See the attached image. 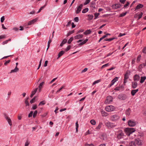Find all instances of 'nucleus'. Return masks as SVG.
<instances>
[{"mask_svg": "<svg viewBox=\"0 0 146 146\" xmlns=\"http://www.w3.org/2000/svg\"><path fill=\"white\" fill-rule=\"evenodd\" d=\"M126 135L129 136L130 135L135 131V129L133 128H127L125 129L124 130Z\"/></svg>", "mask_w": 146, "mask_h": 146, "instance_id": "nucleus-1", "label": "nucleus"}, {"mask_svg": "<svg viewBox=\"0 0 146 146\" xmlns=\"http://www.w3.org/2000/svg\"><path fill=\"white\" fill-rule=\"evenodd\" d=\"M115 109L114 106H106L105 108V110L108 112H110L113 111Z\"/></svg>", "mask_w": 146, "mask_h": 146, "instance_id": "nucleus-2", "label": "nucleus"}, {"mask_svg": "<svg viewBox=\"0 0 146 146\" xmlns=\"http://www.w3.org/2000/svg\"><path fill=\"white\" fill-rule=\"evenodd\" d=\"M105 125L106 127L109 128H113L115 126V125L110 122H106Z\"/></svg>", "mask_w": 146, "mask_h": 146, "instance_id": "nucleus-3", "label": "nucleus"}, {"mask_svg": "<svg viewBox=\"0 0 146 146\" xmlns=\"http://www.w3.org/2000/svg\"><path fill=\"white\" fill-rule=\"evenodd\" d=\"M134 81L132 82V86L133 88H135L137 86V82H136L137 80V74H136L134 76Z\"/></svg>", "mask_w": 146, "mask_h": 146, "instance_id": "nucleus-4", "label": "nucleus"}, {"mask_svg": "<svg viewBox=\"0 0 146 146\" xmlns=\"http://www.w3.org/2000/svg\"><path fill=\"white\" fill-rule=\"evenodd\" d=\"M136 124L135 122L133 120H129L128 122V125L130 127H133L135 126Z\"/></svg>", "mask_w": 146, "mask_h": 146, "instance_id": "nucleus-5", "label": "nucleus"}, {"mask_svg": "<svg viewBox=\"0 0 146 146\" xmlns=\"http://www.w3.org/2000/svg\"><path fill=\"white\" fill-rule=\"evenodd\" d=\"M112 98L111 96H108L105 101V103L106 104H108L111 102L112 101Z\"/></svg>", "mask_w": 146, "mask_h": 146, "instance_id": "nucleus-6", "label": "nucleus"}, {"mask_svg": "<svg viewBox=\"0 0 146 146\" xmlns=\"http://www.w3.org/2000/svg\"><path fill=\"white\" fill-rule=\"evenodd\" d=\"M111 119L112 121H115L117 120L119 118V116L116 115H114L111 116Z\"/></svg>", "mask_w": 146, "mask_h": 146, "instance_id": "nucleus-7", "label": "nucleus"}, {"mask_svg": "<svg viewBox=\"0 0 146 146\" xmlns=\"http://www.w3.org/2000/svg\"><path fill=\"white\" fill-rule=\"evenodd\" d=\"M4 117H5V118L6 120L8 122V123H9V125H12L11 121V119H10V118L9 117L7 116V115L5 114H4Z\"/></svg>", "mask_w": 146, "mask_h": 146, "instance_id": "nucleus-8", "label": "nucleus"}, {"mask_svg": "<svg viewBox=\"0 0 146 146\" xmlns=\"http://www.w3.org/2000/svg\"><path fill=\"white\" fill-rule=\"evenodd\" d=\"M129 72H127L125 74L124 81L123 82L124 84L125 83L127 82V80L129 78Z\"/></svg>", "mask_w": 146, "mask_h": 146, "instance_id": "nucleus-9", "label": "nucleus"}, {"mask_svg": "<svg viewBox=\"0 0 146 146\" xmlns=\"http://www.w3.org/2000/svg\"><path fill=\"white\" fill-rule=\"evenodd\" d=\"M83 6V5L82 4H81L77 7V10L76 11V14H78L80 12Z\"/></svg>", "mask_w": 146, "mask_h": 146, "instance_id": "nucleus-10", "label": "nucleus"}, {"mask_svg": "<svg viewBox=\"0 0 146 146\" xmlns=\"http://www.w3.org/2000/svg\"><path fill=\"white\" fill-rule=\"evenodd\" d=\"M123 135L124 133H123L121 131H120L117 135V138L118 139H120L122 138Z\"/></svg>", "mask_w": 146, "mask_h": 146, "instance_id": "nucleus-11", "label": "nucleus"}, {"mask_svg": "<svg viewBox=\"0 0 146 146\" xmlns=\"http://www.w3.org/2000/svg\"><path fill=\"white\" fill-rule=\"evenodd\" d=\"M121 5L119 4H115L113 5L112 7L113 9H116L120 7Z\"/></svg>", "mask_w": 146, "mask_h": 146, "instance_id": "nucleus-12", "label": "nucleus"}, {"mask_svg": "<svg viewBox=\"0 0 146 146\" xmlns=\"http://www.w3.org/2000/svg\"><path fill=\"white\" fill-rule=\"evenodd\" d=\"M83 36L82 35H78L74 36V38L75 39H78L82 38Z\"/></svg>", "mask_w": 146, "mask_h": 146, "instance_id": "nucleus-13", "label": "nucleus"}, {"mask_svg": "<svg viewBox=\"0 0 146 146\" xmlns=\"http://www.w3.org/2000/svg\"><path fill=\"white\" fill-rule=\"evenodd\" d=\"M137 144V142L136 141H132L129 143L130 146H136Z\"/></svg>", "mask_w": 146, "mask_h": 146, "instance_id": "nucleus-14", "label": "nucleus"}, {"mask_svg": "<svg viewBox=\"0 0 146 146\" xmlns=\"http://www.w3.org/2000/svg\"><path fill=\"white\" fill-rule=\"evenodd\" d=\"M36 20L37 19H35L29 21L28 23V25H30L33 24L36 21Z\"/></svg>", "mask_w": 146, "mask_h": 146, "instance_id": "nucleus-15", "label": "nucleus"}, {"mask_svg": "<svg viewBox=\"0 0 146 146\" xmlns=\"http://www.w3.org/2000/svg\"><path fill=\"white\" fill-rule=\"evenodd\" d=\"M19 70V69L17 67V66H16L15 68L11 70L10 72V73H13V72H18Z\"/></svg>", "mask_w": 146, "mask_h": 146, "instance_id": "nucleus-16", "label": "nucleus"}, {"mask_svg": "<svg viewBox=\"0 0 146 146\" xmlns=\"http://www.w3.org/2000/svg\"><path fill=\"white\" fill-rule=\"evenodd\" d=\"M118 98L121 100H125V98L122 94H120L118 96Z\"/></svg>", "mask_w": 146, "mask_h": 146, "instance_id": "nucleus-17", "label": "nucleus"}, {"mask_svg": "<svg viewBox=\"0 0 146 146\" xmlns=\"http://www.w3.org/2000/svg\"><path fill=\"white\" fill-rule=\"evenodd\" d=\"M65 51L62 50L59 52L58 54V57L57 59H58L64 53Z\"/></svg>", "mask_w": 146, "mask_h": 146, "instance_id": "nucleus-18", "label": "nucleus"}, {"mask_svg": "<svg viewBox=\"0 0 146 146\" xmlns=\"http://www.w3.org/2000/svg\"><path fill=\"white\" fill-rule=\"evenodd\" d=\"M91 33V31L90 30H88L86 31L84 33V35H87L90 34Z\"/></svg>", "mask_w": 146, "mask_h": 146, "instance_id": "nucleus-19", "label": "nucleus"}, {"mask_svg": "<svg viewBox=\"0 0 146 146\" xmlns=\"http://www.w3.org/2000/svg\"><path fill=\"white\" fill-rule=\"evenodd\" d=\"M102 123L101 122H100L98 126L97 127L96 129H99L102 126Z\"/></svg>", "mask_w": 146, "mask_h": 146, "instance_id": "nucleus-20", "label": "nucleus"}, {"mask_svg": "<svg viewBox=\"0 0 146 146\" xmlns=\"http://www.w3.org/2000/svg\"><path fill=\"white\" fill-rule=\"evenodd\" d=\"M146 77L145 76L144 77H141V78L140 81V82L141 83H143L144 80L146 79Z\"/></svg>", "mask_w": 146, "mask_h": 146, "instance_id": "nucleus-21", "label": "nucleus"}, {"mask_svg": "<svg viewBox=\"0 0 146 146\" xmlns=\"http://www.w3.org/2000/svg\"><path fill=\"white\" fill-rule=\"evenodd\" d=\"M139 138H137V145H141L142 144V140L141 139V140H140L139 139H138Z\"/></svg>", "mask_w": 146, "mask_h": 146, "instance_id": "nucleus-22", "label": "nucleus"}, {"mask_svg": "<svg viewBox=\"0 0 146 146\" xmlns=\"http://www.w3.org/2000/svg\"><path fill=\"white\" fill-rule=\"evenodd\" d=\"M131 111L130 109H127L125 112V114L127 115H129Z\"/></svg>", "mask_w": 146, "mask_h": 146, "instance_id": "nucleus-23", "label": "nucleus"}, {"mask_svg": "<svg viewBox=\"0 0 146 146\" xmlns=\"http://www.w3.org/2000/svg\"><path fill=\"white\" fill-rule=\"evenodd\" d=\"M101 112L103 116H106L108 115L107 113L104 111H102Z\"/></svg>", "mask_w": 146, "mask_h": 146, "instance_id": "nucleus-24", "label": "nucleus"}, {"mask_svg": "<svg viewBox=\"0 0 146 146\" xmlns=\"http://www.w3.org/2000/svg\"><path fill=\"white\" fill-rule=\"evenodd\" d=\"M137 92V89L132 90L131 92L132 95L133 96H134Z\"/></svg>", "mask_w": 146, "mask_h": 146, "instance_id": "nucleus-25", "label": "nucleus"}, {"mask_svg": "<svg viewBox=\"0 0 146 146\" xmlns=\"http://www.w3.org/2000/svg\"><path fill=\"white\" fill-rule=\"evenodd\" d=\"M88 39H86L85 40H84L83 42L80 43L79 44V45H82L83 44L86 43V42L88 41Z\"/></svg>", "mask_w": 146, "mask_h": 146, "instance_id": "nucleus-26", "label": "nucleus"}, {"mask_svg": "<svg viewBox=\"0 0 146 146\" xmlns=\"http://www.w3.org/2000/svg\"><path fill=\"white\" fill-rule=\"evenodd\" d=\"M88 11V8H86L85 9L83 10L82 11V13H84L87 12Z\"/></svg>", "mask_w": 146, "mask_h": 146, "instance_id": "nucleus-27", "label": "nucleus"}, {"mask_svg": "<svg viewBox=\"0 0 146 146\" xmlns=\"http://www.w3.org/2000/svg\"><path fill=\"white\" fill-rule=\"evenodd\" d=\"M46 4L45 5H44L42 7H41L39 9L38 11L37 12V13H39L45 7V6L46 5Z\"/></svg>", "mask_w": 146, "mask_h": 146, "instance_id": "nucleus-28", "label": "nucleus"}, {"mask_svg": "<svg viewBox=\"0 0 146 146\" xmlns=\"http://www.w3.org/2000/svg\"><path fill=\"white\" fill-rule=\"evenodd\" d=\"M143 7V5L140 4H137V9H139L140 8H142Z\"/></svg>", "mask_w": 146, "mask_h": 146, "instance_id": "nucleus-29", "label": "nucleus"}, {"mask_svg": "<svg viewBox=\"0 0 146 146\" xmlns=\"http://www.w3.org/2000/svg\"><path fill=\"white\" fill-rule=\"evenodd\" d=\"M90 123L92 125H95L96 124V122L94 119H92L90 121Z\"/></svg>", "mask_w": 146, "mask_h": 146, "instance_id": "nucleus-30", "label": "nucleus"}, {"mask_svg": "<svg viewBox=\"0 0 146 146\" xmlns=\"http://www.w3.org/2000/svg\"><path fill=\"white\" fill-rule=\"evenodd\" d=\"M74 38L73 37H71L68 40V44H70L72 41L73 40Z\"/></svg>", "mask_w": 146, "mask_h": 146, "instance_id": "nucleus-31", "label": "nucleus"}, {"mask_svg": "<svg viewBox=\"0 0 146 146\" xmlns=\"http://www.w3.org/2000/svg\"><path fill=\"white\" fill-rule=\"evenodd\" d=\"M36 98V96H35L33 98L30 102V103L32 104L35 101V99Z\"/></svg>", "mask_w": 146, "mask_h": 146, "instance_id": "nucleus-32", "label": "nucleus"}, {"mask_svg": "<svg viewBox=\"0 0 146 146\" xmlns=\"http://www.w3.org/2000/svg\"><path fill=\"white\" fill-rule=\"evenodd\" d=\"M28 99H29V97L27 98L25 100V103L26 105V106H29V103L28 101Z\"/></svg>", "mask_w": 146, "mask_h": 146, "instance_id": "nucleus-33", "label": "nucleus"}, {"mask_svg": "<svg viewBox=\"0 0 146 146\" xmlns=\"http://www.w3.org/2000/svg\"><path fill=\"white\" fill-rule=\"evenodd\" d=\"M44 84V82H41L38 86L39 88L41 89L42 88V86Z\"/></svg>", "mask_w": 146, "mask_h": 146, "instance_id": "nucleus-34", "label": "nucleus"}, {"mask_svg": "<svg viewBox=\"0 0 146 146\" xmlns=\"http://www.w3.org/2000/svg\"><path fill=\"white\" fill-rule=\"evenodd\" d=\"M78 122L77 121L76 123V131L78 132Z\"/></svg>", "mask_w": 146, "mask_h": 146, "instance_id": "nucleus-35", "label": "nucleus"}, {"mask_svg": "<svg viewBox=\"0 0 146 146\" xmlns=\"http://www.w3.org/2000/svg\"><path fill=\"white\" fill-rule=\"evenodd\" d=\"M37 90H38V88H35V89L32 92L31 94L34 95L36 92Z\"/></svg>", "mask_w": 146, "mask_h": 146, "instance_id": "nucleus-36", "label": "nucleus"}, {"mask_svg": "<svg viewBox=\"0 0 146 146\" xmlns=\"http://www.w3.org/2000/svg\"><path fill=\"white\" fill-rule=\"evenodd\" d=\"M118 80V78L117 77H115L112 80V81L113 82H114V83L117 81Z\"/></svg>", "mask_w": 146, "mask_h": 146, "instance_id": "nucleus-37", "label": "nucleus"}, {"mask_svg": "<svg viewBox=\"0 0 146 146\" xmlns=\"http://www.w3.org/2000/svg\"><path fill=\"white\" fill-rule=\"evenodd\" d=\"M74 31H70L68 33L67 35V36H69L71 34L73 33H74Z\"/></svg>", "mask_w": 146, "mask_h": 146, "instance_id": "nucleus-38", "label": "nucleus"}, {"mask_svg": "<svg viewBox=\"0 0 146 146\" xmlns=\"http://www.w3.org/2000/svg\"><path fill=\"white\" fill-rule=\"evenodd\" d=\"M143 15V13L141 12L138 15H138V18L137 19V20L138 19H140L141 17Z\"/></svg>", "mask_w": 146, "mask_h": 146, "instance_id": "nucleus-39", "label": "nucleus"}, {"mask_svg": "<svg viewBox=\"0 0 146 146\" xmlns=\"http://www.w3.org/2000/svg\"><path fill=\"white\" fill-rule=\"evenodd\" d=\"M71 46L70 45H69L65 49V51L66 52H67L68 50H69L70 48H71Z\"/></svg>", "mask_w": 146, "mask_h": 146, "instance_id": "nucleus-40", "label": "nucleus"}, {"mask_svg": "<svg viewBox=\"0 0 146 146\" xmlns=\"http://www.w3.org/2000/svg\"><path fill=\"white\" fill-rule=\"evenodd\" d=\"M99 15V13H95L94 14V16H95V18H94V19H96L98 17Z\"/></svg>", "mask_w": 146, "mask_h": 146, "instance_id": "nucleus-41", "label": "nucleus"}, {"mask_svg": "<svg viewBox=\"0 0 146 146\" xmlns=\"http://www.w3.org/2000/svg\"><path fill=\"white\" fill-rule=\"evenodd\" d=\"M100 80H97L96 81H95L92 84V85H95V84H97V83H98L99 82H100Z\"/></svg>", "mask_w": 146, "mask_h": 146, "instance_id": "nucleus-42", "label": "nucleus"}, {"mask_svg": "<svg viewBox=\"0 0 146 146\" xmlns=\"http://www.w3.org/2000/svg\"><path fill=\"white\" fill-rule=\"evenodd\" d=\"M114 39V38H110L108 39H106L104 40L105 41H110L112 40H113Z\"/></svg>", "mask_w": 146, "mask_h": 146, "instance_id": "nucleus-43", "label": "nucleus"}, {"mask_svg": "<svg viewBox=\"0 0 146 146\" xmlns=\"http://www.w3.org/2000/svg\"><path fill=\"white\" fill-rule=\"evenodd\" d=\"M91 0H86L85 2L84 3V5H86L89 3L90 2Z\"/></svg>", "mask_w": 146, "mask_h": 146, "instance_id": "nucleus-44", "label": "nucleus"}, {"mask_svg": "<svg viewBox=\"0 0 146 146\" xmlns=\"http://www.w3.org/2000/svg\"><path fill=\"white\" fill-rule=\"evenodd\" d=\"M126 13H127V12H125L124 13H122L120 15L119 17H123V16H125L126 15Z\"/></svg>", "mask_w": 146, "mask_h": 146, "instance_id": "nucleus-45", "label": "nucleus"}, {"mask_svg": "<svg viewBox=\"0 0 146 146\" xmlns=\"http://www.w3.org/2000/svg\"><path fill=\"white\" fill-rule=\"evenodd\" d=\"M29 144V141L27 140L25 143V146H28Z\"/></svg>", "mask_w": 146, "mask_h": 146, "instance_id": "nucleus-46", "label": "nucleus"}, {"mask_svg": "<svg viewBox=\"0 0 146 146\" xmlns=\"http://www.w3.org/2000/svg\"><path fill=\"white\" fill-rule=\"evenodd\" d=\"M122 87V86H121L120 87H116L114 90L116 91H118Z\"/></svg>", "mask_w": 146, "mask_h": 146, "instance_id": "nucleus-47", "label": "nucleus"}, {"mask_svg": "<svg viewBox=\"0 0 146 146\" xmlns=\"http://www.w3.org/2000/svg\"><path fill=\"white\" fill-rule=\"evenodd\" d=\"M44 101H42L41 102L38 104V106L42 105L45 104Z\"/></svg>", "mask_w": 146, "mask_h": 146, "instance_id": "nucleus-48", "label": "nucleus"}, {"mask_svg": "<svg viewBox=\"0 0 146 146\" xmlns=\"http://www.w3.org/2000/svg\"><path fill=\"white\" fill-rule=\"evenodd\" d=\"M37 111L36 110L33 113V117H35L36 115V114L37 113Z\"/></svg>", "mask_w": 146, "mask_h": 146, "instance_id": "nucleus-49", "label": "nucleus"}, {"mask_svg": "<svg viewBox=\"0 0 146 146\" xmlns=\"http://www.w3.org/2000/svg\"><path fill=\"white\" fill-rule=\"evenodd\" d=\"M142 65V64H141L139 66L138 70L139 71H141V68L143 67Z\"/></svg>", "mask_w": 146, "mask_h": 146, "instance_id": "nucleus-50", "label": "nucleus"}, {"mask_svg": "<svg viewBox=\"0 0 146 146\" xmlns=\"http://www.w3.org/2000/svg\"><path fill=\"white\" fill-rule=\"evenodd\" d=\"M5 17L4 16H2L1 19V23H3L5 20Z\"/></svg>", "mask_w": 146, "mask_h": 146, "instance_id": "nucleus-51", "label": "nucleus"}, {"mask_svg": "<svg viewBox=\"0 0 146 146\" xmlns=\"http://www.w3.org/2000/svg\"><path fill=\"white\" fill-rule=\"evenodd\" d=\"M88 16L89 17V20H92L93 18V15H88Z\"/></svg>", "mask_w": 146, "mask_h": 146, "instance_id": "nucleus-52", "label": "nucleus"}, {"mask_svg": "<svg viewBox=\"0 0 146 146\" xmlns=\"http://www.w3.org/2000/svg\"><path fill=\"white\" fill-rule=\"evenodd\" d=\"M33 112L31 111L28 115V117H31L33 114Z\"/></svg>", "mask_w": 146, "mask_h": 146, "instance_id": "nucleus-53", "label": "nucleus"}, {"mask_svg": "<svg viewBox=\"0 0 146 146\" xmlns=\"http://www.w3.org/2000/svg\"><path fill=\"white\" fill-rule=\"evenodd\" d=\"M64 88L63 86H62L60 89H59L56 92V93H57L59 92Z\"/></svg>", "mask_w": 146, "mask_h": 146, "instance_id": "nucleus-54", "label": "nucleus"}, {"mask_svg": "<svg viewBox=\"0 0 146 146\" xmlns=\"http://www.w3.org/2000/svg\"><path fill=\"white\" fill-rule=\"evenodd\" d=\"M6 36L5 35H1L0 36V39H2L3 38H5Z\"/></svg>", "mask_w": 146, "mask_h": 146, "instance_id": "nucleus-55", "label": "nucleus"}, {"mask_svg": "<svg viewBox=\"0 0 146 146\" xmlns=\"http://www.w3.org/2000/svg\"><path fill=\"white\" fill-rule=\"evenodd\" d=\"M143 135V134L142 133H141L139 132L138 133H137V136H139L140 137H142Z\"/></svg>", "mask_w": 146, "mask_h": 146, "instance_id": "nucleus-56", "label": "nucleus"}, {"mask_svg": "<svg viewBox=\"0 0 146 146\" xmlns=\"http://www.w3.org/2000/svg\"><path fill=\"white\" fill-rule=\"evenodd\" d=\"M108 66H109V63H107L102 66V68H104L105 67Z\"/></svg>", "mask_w": 146, "mask_h": 146, "instance_id": "nucleus-57", "label": "nucleus"}, {"mask_svg": "<svg viewBox=\"0 0 146 146\" xmlns=\"http://www.w3.org/2000/svg\"><path fill=\"white\" fill-rule=\"evenodd\" d=\"M8 42V40H6L3 42L2 43L3 45H5V44H7Z\"/></svg>", "mask_w": 146, "mask_h": 146, "instance_id": "nucleus-58", "label": "nucleus"}, {"mask_svg": "<svg viewBox=\"0 0 146 146\" xmlns=\"http://www.w3.org/2000/svg\"><path fill=\"white\" fill-rule=\"evenodd\" d=\"M84 30L83 29H81L78 31L77 33V34H78L80 33H82L84 31Z\"/></svg>", "mask_w": 146, "mask_h": 146, "instance_id": "nucleus-59", "label": "nucleus"}, {"mask_svg": "<svg viewBox=\"0 0 146 146\" xmlns=\"http://www.w3.org/2000/svg\"><path fill=\"white\" fill-rule=\"evenodd\" d=\"M74 21L75 22H78L79 21V18L78 17H76L74 19Z\"/></svg>", "mask_w": 146, "mask_h": 146, "instance_id": "nucleus-60", "label": "nucleus"}, {"mask_svg": "<svg viewBox=\"0 0 146 146\" xmlns=\"http://www.w3.org/2000/svg\"><path fill=\"white\" fill-rule=\"evenodd\" d=\"M88 68H85L81 72L83 73L86 72Z\"/></svg>", "mask_w": 146, "mask_h": 146, "instance_id": "nucleus-61", "label": "nucleus"}, {"mask_svg": "<svg viewBox=\"0 0 146 146\" xmlns=\"http://www.w3.org/2000/svg\"><path fill=\"white\" fill-rule=\"evenodd\" d=\"M48 61L47 60L45 62L44 64V66L46 67V66H47V64H48Z\"/></svg>", "mask_w": 146, "mask_h": 146, "instance_id": "nucleus-62", "label": "nucleus"}, {"mask_svg": "<svg viewBox=\"0 0 146 146\" xmlns=\"http://www.w3.org/2000/svg\"><path fill=\"white\" fill-rule=\"evenodd\" d=\"M10 60H8L7 61H6L5 63H4V65H7V64H8V63H9L10 62Z\"/></svg>", "mask_w": 146, "mask_h": 146, "instance_id": "nucleus-63", "label": "nucleus"}, {"mask_svg": "<svg viewBox=\"0 0 146 146\" xmlns=\"http://www.w3.org/2000/svg\"><path fill=\"white\" fill-rule=\"evenodd\" d=\"M143 52L144 53H146V46L143 49Z\"/></svg>", "mask_w": 146, "mask_h": 146, "instance_id": "nucleus-64", "label": "nucleus"}]
</instances>
